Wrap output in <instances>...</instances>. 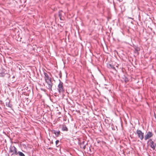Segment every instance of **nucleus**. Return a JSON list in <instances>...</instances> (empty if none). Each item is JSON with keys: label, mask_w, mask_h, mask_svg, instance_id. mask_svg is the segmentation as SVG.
Instances as JSON below:
<instances>
[{"label": "nucleus", "mask_w": 156, "mask_h": 156, "mask_svg": "<svg viewBox=\"0 0 156 156\" xmlns=\"http://www.w3.org/2000/svg\"><path fill=\"white\" fill-rule=\"evenodd\" d=\"M118 65H118V64H117V65L116 66L117 67H118Z\"/></svg>", "instance_id": "nucleus-19"}, {"label": "nucleus", "mask_w": 156, "mask_h": 156, "mask_svg": "<svg viewBox=\"0 0 156 156\" xmlns=\"http://www.w3.org/2000/svg\"><path fill=\"white\" fill-rule=\"evenodd\" d=\"M53 133L55 134L56 136H58L60 135V132L59 131H56L55 130H54L53 131Z\"/></svg>", "instance_id": "nucleus-9"}, {"label": "nucleus", "mask_w": 156, "mask_h": 156, "mask_svg": "<svg viewBox=\"0 0 156 156\" xmlns=\"http://www.w3.org/2000/svg\"><path fill=\"white\" fill-rule=\"evenodd\" d=\"M62 129L63 131H68V129L65 125H63L62 127Z\"/></svg>", "instance_id": "nucleus-10"}, {"label": "nucleus", "mask_w": 156, "mask_h": 156, "mask_svg": "<svg viewBox=\"0 0 156 156\" xmlns=\"http://www.w3.org/2000/svg\"><path fill=\"white\" fill-rule=\"evenodd\" d=\"M115 63L109 62L107 64V67L109 69H112L115 70V68L114 67V66H115Z\"/></svg>", "instance_id": "nucleus-5"}, {"label": "nucleus", "mask_w": 156, "mask_h": 156, "mask_svg": "<svg viewBox=\"0 0 156 156\" xmlns=\"http://www.w3.org/2000/svg\"><path fill=\"white\" fill-rule=\"evenodd\" d=\"M86 147V145H84L83 147V148L84 149H85V148Z\"/></svg>", "instance_id": "nucleus-16"}, {"label": "nucleus", "mask_w": 156, "mask_h": 156, "mask_svg": "<svg viewBox=\"0 0 156 156\" xmlns=\"http://www.w3.org/2000/svg\"><path fill=\"white\" fill-rule=\"evenodd\" d=\"M153 135V134L151 132H148L147 134L144 136V139L147 140V139L151 137Z\"/></svg>", "instance_id": "nucleus-7"}, {"label": "nucleus", "mask_w": 156, "mask_h": 156, "mask_svg": "<svg viewBox=\"0 0 156 156\" xmlns=\"http://www.w3.org/2000/svg\"><path fill=\"white\" fill-rule=\"evenodd\" d=\"M6 106L9 108H11L12 107V105L10 104L9 103H6Z\"/></svg>", "instance_id": "nucleus-14"}, {"label": "nucleus", "mask_w": 156, "mask_h": 156, "mask_svg": "<svg viewBox=\"0 0 156 156\" xmlns=\"http://www.w3.org/2000/svg\"><path fill=\"white\" fill-rule=\"evenodd\" d=\"M9 152H10L12 153L11 154V156H12L14 154H15L16 155H17L18 154L17 149L14 146L11 147Z\"/></svg>", "instance_id": "nucleus-2"}, {"label": "nucleus", "mask_w": 156, "mask_h": 156, "mask_svg": "<svg viewBox=\"0 0 156 156\" xmlns=\"http://www.w3.org/2000/svg\"><path fill=\"white\" fill-rule=\"evenodd\" d=\"M58 142H59V141L58 140H56L55 142L56 144H57L58 143Z\"/></svg>", "instance_id": "nucleus-15"}, {"label": "nucleus", "mask_w": 156, "mask_h": 156, "mask_svg": "<svg viewBox=\"0 0 156 156\" xmlns=\"http://www.w3.org/2000/svg\"><path fill=\"white\" fill-rule=\"evenodd\" d=\"M154 115H155V118H156V115H155V114H154Z\"/></svg>", "instance_id": "nucleus-17"}, {"label": "nucleus", "mask_w": 156, "mask_h": 156, "mask_svg": "<svg viewBox=\"0 0 156 156\" xmlns=\"http://www.w3.org/2000/svg\"><path fill=\"white\" fill-rule=\"evenodd\" d=\"M123 79H124V80L125 81V82H126L127 81H128V80L126 78V77L124 75L123 76Z\"/></svg>", "instance_id": "nucleus-13"}, {"label": "nucleus", "mask_w": 156, "mask_h": 156, "mask_svg": "<svg viewBox=\"0 0 156 156\" xmlns=\"http://www.w3.org/2000/svg\"><path fill=\"white\" fill-rule=\"evenodd\" d=\"M48 84V89L51 90L53 83L51 82V80L50 79L45 80Z\"/></svg>", "instance_id": "nucleus-6"}, {"label": "nucleus", "mask_w": 156, "mask_h": 156, "mask_svg": "<svg viewBox=\"0 0 156 156\" xmlns=\"http://www.w3.org/2000/svg\"><path fill=\"white\" fill-rule=\"evenodd\" d=\"M84 143V141H83L82 142V143H83V144Z\"/></svg>", "instance_id": "nucleus-18"}, {"label": "nucleus", "mask_w": 156, "mask_h": 156, "mask_svg": "<svg viewBox=\"0 0 156 156\" xmlns=\"http://www.w3.org/2000/svg\"><path fill=\"white\" fill-rule=\"evenodd\" d=\"M59 81V83L58 85V90L60 94L63 93L65 91L63 86V83L60 80Z\"/></svg>", "instance_id": "nucleus-1"}, {"label": "nucleus", "mask_w": 156, "mask_h": 156, "mask_svg": "<svg viewBox=\"0 0 156 156\" xmlns=\"http://www.w3.org/2000/svg\"><path fill=\"white\" fill-rule=\"evenodd\" d=\"M44 74L45 80L50 79L47 73H44Z\"/></svg>", "instance_id": "nucleus-11"}, {"label": "nucleus", "mask_w": 156, "mask_h": 156, "mask_svg": "<svg viewBox=\"0 0 156 156\" xmlns=\"http://www.w3.org/2000/svg\"><path fill=\"white\" fill-rule=\"evenodd\" d=\"M149 145L153 150H155L156 147V143L152 141L151 139L149 140L148 141Z\"/></svg>", "instance_id": "nucleus-3"}, {"label": "nucleus", "mask_w": 156, "mask_h": 156, "mask_svg": "<svg viewBox=\"0 0 156 156\" xmlns=\"http://www.w3.org/2000/svg\"><path fill=\"white\" fill-rule=\"evenodd\" d=\"M134 52L135 53L138 54V51H140V48L137 46H135L134 47Z\"/></svg>", "instance_id": "nucleus-8"}, {"label": "nucleus", "mask_w": 156, "mask_h": 156, "mask_svg": "<svg viewBox=\"0 0 156 156\" xmlns=\"http://www.w3.org/2000/svg\"><path fill=\"white\" fill-rule=\"evenodd\" d=\"M17 153L20 156H25V154L21 152L18 151Z\"/></svg>", "instance_id": "nucleus-12"}, {"label": "nucleus", "mask_w": 156, "mask_h": 156, "mask_svg": "<svg viewBox=\"0 0 156 156\" xmlns=\"http://www.w3.org/2000/svg\"><path fill=\"white\" fill-rule=\"evenodd\" d=\"M136 134H137L138 137L141 140H142L144 138V133L140 130H137L136 131Z\"/></svg>", "instance_id": "nucleus-4"}]
</instances>
